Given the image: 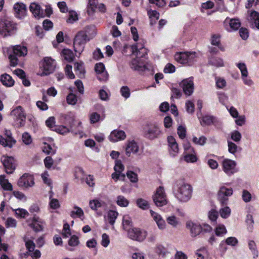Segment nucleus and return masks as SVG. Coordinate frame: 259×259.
<instances>
[{
	"label": "nucleus",
	"mask_w": 259,
	"mask_h": 259,
	"mask_svg": "<svg viewBox=\"0 0 259 259\" xmlns=\"http://www.w3.org/2000/svg\"><path fill=\"white\" fill-rule=\"evenodd\" d=\"M151 216L156 222L158 228L160 230H164L166 228V225L165 221L162 219V217L157 212L152 210L150 211Z\"/></svg>",
	"instance_id": "obj_24"
},
{
	"label": "nucleus",
	"mask_w": 259,
	"mask_h": 259,
	"mask_svg": "<svg viewBox=\"0 0 259 259\" xmlns=\"http://www.w3.org/2000/svg\"><path fill=\"white\" fill-rule=\"evenodd\" d=\"M155 251L159 255L164 257L168 253L167 249L162 245L158 244L155 248Z\"/></svg>",
	"instance_id": "obj_41"
},
{
	"label": "nucleus",
	"mask_w": 259,
	"mask_h": 259,
	"mask_svg": "<svg viewBox=\"0 0 259 259\" xmlns=\"http://www.w3.org/2000/svg\"><path fill=\"white\" fill-rule=\"evenodd\" d=\"M2 162L6 172L8 174H12L16 168V163L14 158L12 156H3L1 157Z\"/></svg>",
	"instance_id": "obj_12"
},
{
	"label": "nucleus",
	"mask_w": 259,
	"mask_h": 259,
	"mask_svg": "<svg viewBox=\"0 0 259 259\" xmlns=\"http://www.w3.org/2000/svg\"><path fill=\"white\" fill-rule=\"evenodd\" d=\"M222 166L223 171L228 176H231L237 171L236 162L231 159H224L222 162Z\"/></svg>",
	"instance_id": "obj_17"
},
{
	"label": "nucleus",
	"mask_w": 259,
	"mask_h": 259,
	"mask_svg": "<svg viewBox=\"0 0 259 259\" xmlns=\"http://www.w3.org/2000/svg\"><path fill=\"white\" fill-rule=\"evenodd\" d=\"M231 138L236 142H239L241 138V134L237 131H233L231 133Z\"/></svg>",
	"instance_id": "obj_60"
},
{
	"label": "nucleus",
	"mask_w": 259,
	"mask_h": 259,
	"mask_svg": "<svg viewBox=\"0 0 259 259\" xmlns=\"http://www.w3.org/2000/svg\"><path fill=\"white\" fill-rule=\"evenodd\" d=\"M122 224L124 229L126 230L127 231H128V230H131L130 227L132 225V220L131 218L128 215L123 216Z\"/></svg>",
	"instance_id": "obj_39"
},
{
	"label": "nucleus",
	"mask_w": 259,
	"mask_h": 259,
	"mask_svg": "<svg viewBox=\"0 0 259 259\" xmlns=\"http://www.w3.org/2000/svg\"><path fill=\"white\" fill-rule=\"evenodd\" d=\"M17 24L6 17L0 18V35L4 37L12 36L16 33Z\"/></svg>",
	"instance_id": "obj_3"
},
{
	"label": "nucleus",
	"mask_w": 259,
	"mask_h": 259,
	"mask_svg": "<svg viewBox=\"0 0 259 259\" xmlns=\"http://www.w3.org/2000/svg\"><path fill=\"white\" fill-rule=\"evenodd\" d=\"M248 246L249 249L251 250L254 255V257L257 256V251L256 249L255 242L252 240H250L248 242Z\"/></svg>",
	"instance_id": "obj_61"
},
{
	"label": "nucleus",
	"mask_w": 259,
	"mask_h": 259,
	"mask_svg": "<svg viewBox=\"0 0 259 259\" xmlns=\"http://www.w3.org/2000/svg\"><path fill=\"white\" fill-rule=\"evenodd\" d=\"M148 15L150 19V24L153 25L155 24L156 21L159 18V14L156 11L149 10L148 11Z\"/></svg>",
	"instance_id": "obj_31"
},
{
	"label": "nucleus",
	"mask_w": 259,
	"mask_h": 259,
	"mask_svg": "<svg viewBox=\"0 0 259 259\" xmlns=\"http://www.w3.org/2000/svg\"><path fill=\"white\" fill-rule=\"evenodd\" d=\"M83 35H82V43L87 42L92 39L94 34L95 33V31L94 27L88 26L84 28L83 31Z\"/></svg>",
	"instance_id": "obj_26"
},
{
	"label": "nucleus",
	"mask_w": 259,
	"mask_h": 259,
	"mask_svg": "<svg viewBox=\"0 0 259 259\" xmlns=\"http://www.w3.org/2000/svg\"><path fill=\"white\" fill-rule=\"evenodd\" d=\"M153 201L155 204L158 207L165 205L167 203L166 195L164 188L159 187L152 197Z\"/></svg>",
	"instance_id": "obj_7"
},
{
	"label": "nucleus",
	"mask_w": 259,
	"mask_h": 259,
	"mask_svg": "<svg viewBox=\"0 0 259 259\" xmlns=\"http://www.w3.org/2000/svg\"><path fill=\"white\" fill-rule=\"evenodd\" d=\"M62 234L64 237L66 238H67L71 235L70 227L68 224L65 223L64 224Z\"/></svg>",
	"instance_id": "obj_56"
},
{
	"label": "nucleus",
	"mask_w": 259,
	"mask_h": 259,
	"mask_svg": "<svg viewBox=\"0 0 259 259\" xmlns=\"http://www.w3.org/2000/svg\"><path fill=\"white\" fill-rule=\"evenodd\" d=\"M185 160L187 162H195L197 161V158L195 154L188 153L184 157Z\"/></svg>",
	"instance_id": "obj_54"
},
{
	"label": "nucleus",
	"mask_w": 259,
	"mask_h": 259,
	"mask_svg": "<svg viewBox=\"0 0 259 259\" xmlns=\"http://www.w3.org/2000/svg\"><path fill=\"white\" fill-rule=\"evenodd\" d=\"M126 176L132 183H136L138 181L137 174L133 171H127Z\"/></svg>",
	"instance_id": "obj_47"
},
{
	"label": "nucleus",
	"mask_w": 259,
	"mask_h": 259,
	"mask_svg": "<svg viewBox=\"0 0 259 259\" xmlns=\"http://www.w3.org/2000/svg\"><path fill=\"white\" fill-rule=\"evenodd\" d=\"M125 137V134L123 131L114 130L111 133L109 139L110 141L116 142L119 140H124Z\"/></svg>",
	"instance_id": "obj_25"
},
{
	"label": "nucleus",
	"mask_w": 259,
	"mask_h": 259,
	"mask_svg": "<svg viewBox=\"0 0 259 259\" xmlns=\"http://www.w3.org/2000/svg\"><path fill=\"white\" fill-rule=\"evenodd\" d=\"M208 217L212 222H215L218 218V212L214 209H211L208 212Z\"/></svg>",
	"instance_id": "obj_48"
},
{
	"label": "nucleus",
	"mask_w": 259,
	"mask_h": 259,
	"mask_svg": "<svg viewBox=\"0 0 259 259\" xmlns=\"http://www.w3.org/2000/svg\"><path fill=\"white\" fill-rule=\"evenodd\" d=\"M118 215V212L114 210H110L108 213V220L109 223L113 225Z\"/></svg>",
	"instance_id": "obj_43"
},
{
	"label": "nucleus",
	"mask_w": 259,
	"mask_h": 259,
	"mask_svg": "<svg viewBox=\"0 0 259 259\" xmlns=\"http://www.w3.org/2000/svg\"><path fill=\"white\" fill-rule=\"evenodd\" d=\"M139 147L136 142L134 141L129 142L125 148V153L130 156L131 154H136L139 151Z\"/></svg>",
	"instance_id": "obj_27"
},
{
	"label": "nucleus",
	"mask_w": 259,
	"mask_h": 259,
	"mask_svg": "<svg viewBox=\"0 0 259 259\" xmlns=\"http://www.w3.org/2000/svg\"><path fill=\"white\" fill-rule=\"evenodd\" d=\"M11 116L14 120V125L16 127H20L24 125L26 120V114L23 108L17 106L11 112Z\"/></svg>",
	"instance_id": "obj_5"
},
{
	"label": "nucleus",
	"mask_w": 259,
	"mask_h": 259,
	"mask_svg": "<svg viewBox=\"0 0 259 259\" xmlns=\"http://www.w3.org/2000/svg\"><path fill=\"white\" fill-rule=\"evenodd\" d=\"M209 64L215 67H222L224 66V62L221 58L213 57L210 58Z\"/></svg>",
	"instance_id": "obj_36"
},
{
	"label": "nucleus",
	"mask_w": 259,
	"mask_h": 259,
	"mask_svg": "<svg viewBox=\"0 0 259 259\" xmlns=\"http://www.w3.org/2000/svg\"><path fill=\"white\" fill-rule=\"evenodd\" d=\"M136 204L139 207L142 209H147L149 208L148 201L143 198L138 199L136 200Z\"/></svg>",
	"instance_id": "obj_37"
},
{
	"label": "nucleus",
	"mask_w": 259,
	"mask_h": 259,
	"mask_svg": "<svg viewBox=\"0 0 259 259\" xmlns=\"http://www.w3.org/2000/svg\"><path fill=\"white\" fill-rule=\"evenodd\" d=\"M61 56L63 59L68 62H71L73 60V54L72 51L69 49H64L62 51Z\"/></svg>",
	"instance_id": "obj_33"
},
{
	"label": "nucleus",
	"mask_w": 259,
	"mask_h": 259,
	"mask_svg": "<svg viewBox=\"0 0 259 259\" xmlns=\"http://www.w3.org/2000/svg\"><path fill=\"white\" fill-rule=\"evenodd\" d=\"M167 142L169 147V153L172 156H175L179 153V149L176 139L172 136L167 137Z\"/></svg>",
	"instance_id": "obj_23"
},
{
	"label": "nucleus",
	"mask_w": 259,
	"mask_h": 259,
	"mask_svg": "<svg viewBox=\"0 0 259 259\" xmlns=\"http://www.w3.org/2000/svg\"><path fill=\"white\" fill-rule=\"evenodd\" d=\"M116 203L120 207H126L129 204V201L123 196L119 195L117 197Z\"/></svg>",
	"instance_id": "obj_38"
},
{
	"label": "nucleus",
	"mask_w": 259,
	"mask_h": 259,
	"mask_svg": "<svg viewBox=\"0 0 259 259\" xmlns=\"http://www.w3.org/2000/svg\"><path fill=\"white\" fill-rule=\"evenodd\" d=\"M208 252L207 248L205 247H202L200 249L196 250V254L198 258L197 259H204L203 254H207Z\"/></svg>",
	"instance_id": "obj_57"
},
{
	"label": "nucleus",
	"mask_w": 259,
	"mask_h": 259,
	"mask_svg": "<svg viewBox=\"0 0 259 259\" xmlns=\"http://www.w3.org/2000/svg\"><path fill=\"white\" fill-rule=\"evenodd\" d=\"M224 25L227 31L231 32L237 30L241 25V22L238 18L227 17L224 21Z\"/></svg>",
	"instance_id": "obj_16"
},
{
	"label": "nucleus",
	"mask_w": 259,
	"mask_h": 259,
	"mask_svg": "<svg viewBox=\"0 0 259 259\" xmlns=\"http://www.w3.org/2000/svg\"><path fill=\"white\" fill-rule=\"evenodd\" d=\"M12 49L13 54H11L9 56L10 64L12 66H16L18 64V57H24L27 54V49L26 47L21 45H16L12 46Z\"/></svg>",
	"instance_id": "obj_4"
},
{
	"label": "nucleus",
	"mask_w": 259,
	"mask_h": 259,
	"mask_svg": "<svg viewBox=\"0 0 259 259\" xmlns=\"http://www.w3.org/2000/svg\"><path fill=\"white\" fill-rule=\"evenodd\" d=\"M16 140H8L0 136V144L4 147L11 148L16 143Z\"/></svg>",
	"instance_id": "obj_40"
},
{
	"label": "nucleus",
	"mask_w": 259,
	"mask_h": 259,
	"mask_svg": "<svg viewBox=\"0 0 259 259\" xmlns=\"http://www.w3.org/2000/svg\"><path fill=\"white\" fill-rule=\"evenodd\" d=\"M132 50L133 54L136 56V58L133 59L131 61V67L134 70L138 71L150 70L152 66L148 63L144 64L140 59V58L144 57L147 54L146 49L144 48L143 45L137 44L132 46Z\"/></svg>",
	"instance_id": "obj_1"
},
{
	"label": "nucleus",
	"mask_w": 259,
	"mask_h": 259,
	"mask_svg": "<svg viewBox=\"0 0 259 259\" xmlns=\"http://www.w3.org/2000/svg\"><path fill=\"white\" fill-rule=\"evenodd\" d=\"M7 227L15 228L17 226V221L12 218H8L6 222Z\"/></svg>",
	"instance_id": "obj_63"
},
{
	"label": "nucleus",
	"mask_w": 259,
	"mask_h": 259,
	"mask_svg": "<svg viewBox=\"0 0 259 259\" xmlns=\"http://www.w3.org/2000/svg\"><path fill=\"white\" fill-rule=\"evenodd\" d=\"M128 236L132 240L142 241L147 236V232L139 228H132L128 230Z\"/></svg>",
	"instance_id": "obj_14"
},
{
	"label": "nucleus",
	"mask_w": 259,
	"mask_h": 259,
	"mask_svg": "<svg viewBox=\"0 0 259 259\" xmlns=\"http://www.w3.org/2000/svg\"><path fill=\"white\" fill-rule=\"evenodd\" d=\"M180 86L182 88L184 94L190 96L194 91V82L192 77L183 79L180 83Z\"/></svg>",
	"instance_id": "obj_15"
},
{
	"label": "nucleus",
	"mask_w": 259,
	"mask_h": 259,
	"mask_svg": "<svg viewBox=\"0 0 259 259\" xmlns=\"http://www.w3.org/2000/svg\"><path fill=\"white\" fill-rule=\"evenodd\" d=\"M22 140L23 142L26 145L30 144L32 141L31 136L26 132L22 135Z\"/></svg>",
	"instance_id": "obj_55"
},
{
	"label": "nucleus",
	"mask_w": 259,
	"mask_h": 259,
	"mask_svg": "<svg viewBox=\"0 0 259 259\" xmlns=\"http://www.w3.org/2000/svg\"><path fill=\"white\" fill-rule=\"evenodd\" d=\"M38 218H34V222L30 225L31 228H32L35 232H39L43 230V226L41 224L42 222L39 221Z\"/></svg>",
	"instance_id": "obj_32"
},
{
	"label": "nucleus",
	"mask_w": 259,
	"mask_h": 259,
	"mask_svg": "<svg viewBox=\"0 0 259 259\" xmlns=\"http://www.w3.org/2000/svg\"><path fill=\"white\" fill-rule=\"evenodd\" d=\"M42 72L39 73L40 76L48 75L52 73L56 68V62L51 57L44 58L41 64Z\"/></svg>",
	"instance_id": "obj_6"
},
{
	"label": "nucleus",
	"mask_w": 259,
	"mask_h": 259,
	"mask_svg": "<svg viewBox=\"0 0 259 259\" xmlns=\"http://www.w3.org/2000/svg\"><path fill=\"white\" fill-rule=\"evenodd\" d=\"M228 151L232 154H235L238 150L237 146L234 143L228 141Z\"/></svg>",
	"instance_id": "obj_59"
},
{
	"label": "nucleus",
	"mask_w": 259,
	"mask_h": 259,
	"mask_svg": "<svg viewBox=\"0 0 259 259\" xmlns=\"http://www.w3.org/2000/svg\"><path fill=\"white\" fill-rule=\"evenodd\" d=\"M216 85L218 88L223 89L226 85V81L225 79L221 77L215 78Z\"/></svg>",
	"instance_id": "obj_58"
},
{
	"label": "nucleus",
	"mask_w": 259,
	"mask_h": 259,
	"mask_svg": "<svg viewBox=\"0 0 259 259\" xmlns=\"http://www.w3.org/2000/svg\"><path fill=\"white\" fill-rule=\"evenodd\" d=\"M215 119L212 116L206 115L203 116L201 119L200 122L202 125H209L214 122Z\"/></svg>",
	"instance_id": "obj_42"
},
{
	"label": "nucleus",
	"mask_w": 259,
	"mask_h": 259,
	"mask_svg": "<svg viewBox=\"0 0 259 259\" xmlns=\"http://www.w3.org/2000/svg\"><path fill=\"white\" fill-rule=\"evenodd\" d=\"M215 232L217 236H221L227 233V229L224 225L219 224L216 227Z\"/></svg>",
	"instance_id": "obj_46"
},
{
	"label": "nucleus",
	"mask_w": 259,
	"mask_h": 259,
	"mask_svg": "<svg viewBox=\"0 0 259 259\" xmlns=\"http://www.w3.org/2000/svg\"><path fill=\"white\" fill-rule=\"evenodd\" d=\"M219 210V213L221 217L223 219L228 218L231 214V210L229 206L224 205Z\"/></svg>",
	"instance_id": "obj_35"
},
{
	"label": "nucleus",
	"mask_w": 259,
	"mask_h": 259,
	"mask_svg": "<svg viewBox=\"0 0 259 259\" xmlns=\"http://www.w3.org/2000/svg\"><path fill=\"white\" fill-rule=\"evenodd\" d=\"M98 0H88L87 12L89 16H92L97 9Z\"/></svg>",
	"instance_id": "obj_28"
},
{
	"label": "nucleus",
	"mask_w": 259,
	"mask_h": 259,
	"mask_svg": "<svg viewBox=\"0 0 259 259\" xmlns=\"http://www.w3.org/2000/svg\"><path fill=\"white\" fill-rule=\"evenodd\" d=\"M0 80L4 85L8 87L13 86L15 82L12 77L7 73L1 75Z\"/></svg>",
	"instance_id": "obj_29"
},
{
	"label": "nucleus",
	"mask_w": 259,
	"mask_h": 259,
	"mask_svg": "<svg viewBox=\"0 0 259 259\" xmlns=\"http://www.w3.org/2000/svg\"><path fill=\"white\" fill-rule=\"evenodd\" d=\"M120 93L122 97L125 99H127L130 97L131 95L130 90L127 86H123L121 88L120 90Z\"/></svg>",
	"instance_id": "obj_49"
},
{
	"label": "nucleus",
	"mask_w": 259,
	"mask_h": 259,
	"mask_svg": "<svg viewBox=\"0 0 259 259\" xmlns=\"http://www.w3.org/2000/svg\"><path fill=\"white\" fill-rule=\"evenodd\" d=\"M186 226V228L189 230L191 236L193 237L199 235L202 231V227L200 224L191 221H188Z\"/></svg>",
	"instance_id": "obj_19"
},
{
	"label": "nucleus",
	"mask_w": 259,
	"mask_h": 259,
	"mask_svg": "<svg viewBox=\"0 0 259 259\" xmlns=\"http://www.w3.org/2000/svg\"><path fill=\"white\" fill-rule=\"evenodd\" d=\"M79 243V241L78 238L75 235L71 236L68 241V244L70 246H75L77 245Z\"/></svg>",
	"instance_id": "obj_62"
},
{
	"label": "nucleus",
	"mask_w": 259,
	"mask_h": 259,
	"mask_svg": "<svg viewBox=\"0 0 259 259\" xmlns=\"http://www.w3.org/2000/svg\"><path fill=\"white\" fill-rule=\"evenodd\" d=\"M192 141L196 144L199 145H203L206 141V138L204 136H201L199 138L196 137H194Z\"/></svg>",
	"instance_id": "obj_52"
},
{
	"label": "nucleus",
	"mask_w": 259,
	"mask_h": 259,
	"mask_svg": "<svg viewBox=\"0 0 259 259\" xmlns=\"http://www.w3.org/2000/svg\"><path fill=\"white\" fill-rule=\"evenodd\" d=\"M247 13V20L250 26L259 30V13L254 10H251L248 11Z\"/></svg>",
	"instance_id": "obj_20"
},
{
	"label": "nucleus",
	"mask_w": 259,
	"mask_h": 259,
	"mask_svg": "<svg viewBox=\"0 0 259 259\" xmlns=\"http://www.w3.org/2000/svg\"><path fill=\"white\" fill-rule=\"evenodd\" d=\"M0 184L4 190L7 191L12 190V185L9 182L8 180L6 179L5 175L0 176Z\"/></svg>",
	"instance_id": "obj_30"
},
{
	"label": "nucleus",
	"mask_w": 259,
	"mask_h": 259,
	"mask_svg": "<svg viewBox=\"0 0 259 259\" xmlns=\"http://www.w3.org/2000/svg\"><path fill=\"white\" fill-rule=\"evenodd\" d=\"M95 70L98 79L101 81H106L108 79L109 75L105 69L104 65L102 63L96 64Z\"/></svg>",
	"instance_id": "obj_18"
},
{
	"label": "nucleus",
	"mask_w": 259,
	"mask_h": 259,
	"mask_svg": "<svg viewBox=\"0 0 259 259\" xmlns=\"http://www.w3.org/2000/svg\"><path fill=\"white\" fill-rule=\"evenodd\" d=\"M242 198L245 202H249L251 200V195L247 190H243L242 192Z\"/></svg>",
	"instance_id": "obj_53"
},
{
	"label": "nucleus",
	"mask_w": 259,
	"mask_h": 259,
	"mask_svg": "<svg viewBox=\"0 0 259 259\" xmlns=\"http://www.w3.org/2000/svg\"><path fill=\"white\" fill-rule=\"evenodd\" d=\"M237 67L240 69L241 73L242 76H246V75H248V71L246 66V65L244 63H239L237 64Z\"/></svg>",
	"instance_id": "obj_51"
},
{
	"label": "nucleus",
	"mask_w": 259,
	"mask_h": 259,
	"mask_svg": "<svg viewBox=\"0 0 259 259\" xmlns=\"http://www.w3.org/2000/svg\"><path fill=\"white\" fill-rule=\"evenodd\" d=\"M233 190L225 186L220 187L218 192V199L222 206L226 205L228 202V197L232 195Z\"/></svg>",
	"instance_id": "obj_8"
},
{
	"label": "nucleus",
	"mask_w": 259,
	"mask_h": 259,
	"mask_svg": "<svg viewBox=\"0 0 259 259\" xmlns=\"http://www.w3.org/2000/svg\"><path fill=\"white\" fill-rule=\"evenodd\" d=\"M160 134L159 127L155 124H148L144 128V136L149 139L156 138Z\"/></svg>",
	"instance_id": "obj_10"
},
{
	"label": "nucleus",
	"mask_w": 259,
	"mask_h": 259,
	"mask_svg": "<svg viewBox=\"0 0 259 259\" xmlns=\"http://www.w3.org/2000/svg\"><path fill=\"white\" fill-rule=\"evenodd\" d=\"M16 214L20 218H25L26 215H28V212L27 210L22 208H18L15 210Z\"/></svg>",
	"instance_id": "obj_64"
},
{
	"label": "nucleus",
	"mask_w": 259,
	"mask_h": 259,
	"mask_svg": "<svg viewBox=\"0 0 259 259\" xmlns=\"http://www.w3.org/2000/svg\"><path fill=\"white\" fill-rule=\"evenodd\" d=\"M78 16L76 12L71 11L69 12V17L67 20V23L72 24L78 20Z\"/></svg>",
	"instance_id": "obj_45"
},
{
	"label": "nucleus",
	"mask_w": 259,
	"mask_h": 259,
	"mask_svg": "<svg viewBox=\"0 0 259 259\" xmlns=\"http://www.w3.org/2000/svg\"><path fill=\"white\" fill-rule=\"evenodd\" d=\"M17 185L23 188L32 187L34 185V178L32 176L25 173L19 179Z\"/></svg>",
	"instance_id": "obj_13"
},
{
	"label": "nucleus",
	"mask_w": 259,
	"mask_h": 259,
	"mask_svg": "<svg viewBox=\"0 0 259 259\" xmlns=\"http://www.w3.org/2000/svg\"><path fill=\"white\" fill-rule=\"evenodd\" d=\"M115 172L112 175V178L115 182H117L118 180L124 181L125 178V175L122 172L124 169V166L120 160H116L114 167Z\"/></svg>",
	"instance_id": "obj_11"
},
{
	"label": "nucleus",
	"mask_w": 259,
	"mask_h": 259,
	"mask_svg": "<svg viewBox=\"0 0 259 259\" xmlns=\"http://www.w3.org/2000/svg\"><path fill=\"white\" fill-rule=\"evenodd\" d=\"M166 222L169 225L174 228H176L180 224V220L175 215H170L166 218Z\"/></svg>",
	"instance_id": "obj_34"
},
{
	"label": "nucleus",
	"mask_w": 259,
	"mask_h": 259,
	"mask_svg": "<svg viewBox=\"0 0 259 259\" xmlns=\"http://www.w3.org/2000/svg\"><path fill=\"white\" fill-rule=\"evenodd\" d=\"M103 204V202L98 199H94L90 201V207L93 210H97Z\"/></svg>",
	"instance_id": "obj_44"
},
{
	"label": "nucleus",
	"mask_w": 259,
	"mask_h": 259,
	"mask_svg": "<svg viewBox=\"0 0 259 259\" xmlns=\"http://www.w3.org/2000/svg\"><path fill=\"white\" fill-rule=\"evenodd\" d=\"M175 197L181 202H187L192 196L193 188L192 186L182 180L177 181L173 188Z\"/></svg>",
	"instance_id": "obj_2"
},
{
	"label": "nucleus",
	"mask_w": 259,
	"mask_h": 259,
	"mask_svg": "<svg viewBox=\"0 0 259 259\" xmlns=\"http://www.w3.org/2000/svg\"><path fill=\"white\" fill-rule=\"evenodd\" d=\"M13 9L16 17L19 19L24 18L27 14V8L25 4L22 3H17L14 4Z\"/></svg>",
	"instance_id": "obj_21"
},
{
	"label": "nucleus",
	"mask_w": 259,
	"mask_h": 259,
	"mask_svg": "<svg viewBox=\"0 0 259 259\" xmlns=\"http://www.w3.org/2000/svg\"><path fill=\"white\" fill-rule=\"evenodd\" d=\"M29 10L35 18H40L45 17L43 9L36 3H31L29 6Z\"/></svg>",
	"instance_id": "obj_22"
},
{
	"label": "nucleus",
	"mask_w": 259,
	"mask_h": 259,
	"mask_svg": "<svg viewBox=\"0 0 259 259\" xmlns=\"http://www.w3.org/2000/svg\"><path fill=\"white\" fill-rule=\"evenodd\" d=\"M66 101L68 104L75 105L77 102V97L73 93H70L66 97Z\"/></svg>",
	"instance_id": "obj_50"
},
{
	"label": "nucleus",
	"mask_w": 259,
	"mask_h": 259,
	"mask_svg": "<svg viewBox=\"0 0 259 259\" xmlns=\"http://www.w3.org/2000/svg\"><path fill=\"white\" fill-rule=\"evenodd\" d=\"M196 57L195 52L177 53L175 55V60L181 64H188L189 65L194 61Z\"/></svg>",
	"instance_id": "obj_9"
}]
</instances>
